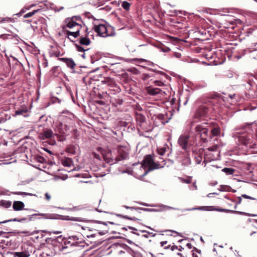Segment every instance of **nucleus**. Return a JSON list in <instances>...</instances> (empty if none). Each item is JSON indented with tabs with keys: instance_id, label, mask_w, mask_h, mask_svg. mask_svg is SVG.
Returning <instances> with one entry per match:
<instances>
[{
	"instance_id": "1",
	"label": "nucleus",
	"mask_w": 257,
	"mask_h": 257,
	"mask_svg": "<svg viewBox=\"0 0 257 257\" xmlns=\"http://www.w3.org/2000/svg\"><path fill=\"white\" fill-rule=\"evenodd\" d=\"M82 21L79 16H74L65 19V25L62 26V29L64 34L71 41L73 40L69 36L76 38L80 36L82 32H87V28L82 26L80 23Z\"/></svg>"
},
{
	"instance_id": "2",
	"label": "nucleus",
	"mask_w": 257,
	"mask_h": 257,
	"mask_svg": "<svg viewBox=\"0 0 257 257\" xmlns=\"http://www.w3.org/2000/svg\"><path fill=\"white\" fill-rule=\"evenodd\" d=\"M133 165H139L140 170L144 171V172L140 175L141 177H143L150 171L163 168L166 165V163L165 162H161V163H159V162H142L141 163L138 162Z\"/></svg>"
},
{
	"instance_id": "3",
	"label": "nucleus",
	"mask_w": 257,
	"mask_h": 257,
	"mask_svg": "<svg viewBox=\"0 0 257 257\" xmlns=\"http://www.w3.org/2000/svg\"><path fill=\"white\" fill-rule=\"evenodd\" d=\"M185 210H202V211H216L219 212H224L226 213H237L239 214H247L248 216H257V214H249V213H246L243 212L238 211H234L227 209H223V208H215L213 206H200V207H193L191 208V209H185L182 210V211H185Z\"/></svg>"
},
{
	"instance_id": "4",
	"label": "nucleus",
	"mask_w": 257,
	"mask_h": 257,
	"mask_svg": "<svg viewBox=\"0 0 257 257\" xmlns=\"http://www.w3.org/2000/svg\"><path fill=\"white\" fill-rule=\"evenodd\" d=\"M210 126L208 123L204 122L196 125L195 128L197 135L199 136L204 143L208 142L212 138L211 134L209 133Z\"/></svg>"
},
{
	"instance_id": "5",
	"label": "nucleus",
	"mask_w": 257,
	"mask_h": 257,
	"mask_svg": "<svg viewBox=\"0 0 257 257\" xmlns=\"http://www.w3.org/2000/svg\"><path fill=\"white\" fill-rule=\"evenodd\" d=\"M93 29L98 35L102 37L112 36L115 34L113 28L110 26L106 25L100 24L95 25Z\"/></svg>"
},
{
	"instance_id": "6",
	"label": "nucleus",
	"mask_w": 257,
	"mask_h": 257,
	"mask_svg": "<svg viewBox=\"0 0 257 257\" xmlns=\"http://www.w3.org/2000/svg\"><path fill=\"white\" fill-rule=\"evenodd\" d=\"M94 159L101 160L103 159L104 161H109L112 160L111 151L108 148H102L98 147L96 149V152L92 154Z\"/></svg>"
},
{
	"instance_id": "7",
	"label": "nucleus",
	"mask_w": 257,
	"mask_h": 257,
	"mask_svg": "<svg viewBox=\"0 0 257 257\" xmlns=\"http://www.w3.org/2000/svg\"><path fill=\"white\" fill-rule=\"evenodd\" d=\"M102 84H105L108 88V92L109 95L116 94L120 92L121 89L112 78H104L101 81Z\"/></svg>"
},
{
	"instance_id": "8",
	"label": "nucleus",
	"mask_w": 257,
	"mask_h": 257,
	"mask_svg": "<svg viewBox=\"0 0 257 257\" xmlns=\"http://www.w3.org/2000/svg\"><path fill=\"white\" fill-rule=\"evenodd\" d=\"M117 155L115 161H123L129 158L130 148L126 146H118L117 147Z\"/></svg>"
},
{
	"instance_id": "9",
	"label": "nucleus",
	"mask_w": 257,
	"mask_h": 257,
	"mask_svg": "<svg viewBox=\"0 0 257 257\" xmlns=\"http://www.w3.org/2000/svg\"><path fill=\"white\" fill-rule=\"evenodd\" d=\"M32 247L28 244L22 246L21 251L13 253L14 257H29L32 252Z\"/></svg>"
},
{
	"instance_id": "10",
	"label": "nucleus",
	"mask_w": 257,
	"mask_h": 257,
	"mask_svg": "<svg viewBox=\"0 0 257 257\" xmlns=\"http://www.w3.org/2000/svg\"><path fill=\"white\" fill-rule=\"evenodd\" d=\"M239 141L241 143L249 148H253L256 145L253 142L252 136H241L239 137Z\"/></svg>"
},
{
	"instance_id": "11",
	"label": "nucleus",
	"mask_w": 257,
	"mask_h": 257,
	"mask_svg": "<svg viewBox=\"0 0 257 257\" xmlns=\"http://www.w3.org/2000/svg\"><path fill=\"white\" fill-rule=\"evenodd\" d=\"M136 120L140 125V126L146 132L150 131L146 126V117L145 116L140 113H137L136 114Z\"/></svg>"
},
{
	"instance_id": "12",
	"label": "nucleus",
	"mask_w": 257,
	"mask_h": 257,
	"mask_svg": "<svg viewBox=\"0 0 257 257\" xmlns=\"http://www.w3.org/2000/svg\"><path fill=\"white\" fill-rule=\"evenodd\" d=\"M189 136L187 135H181L178 139V143L181 148L184 150H186L188 147Z\"/></svg>"
},
{
	"instance_id": "13",
	"label": "nucleus",
	"mask_w": 257,
	"mask_h": 257,
	"mask_svg": "<svg viewBox=\"0 0 257 257\" xmlns=\"http://www.w3.org/2000/svg\"><path fill=\"white\" fill-rule=\"evenodd\" d=\"M159 207L161 208L160 209H150V208H142V209L144 210V211H150V212L163 211L166 210V209L180 210L182 212H184L188 211V210L182 211V210L185 209L186 208H184V209H178V208L170 207V206L165 205H160Z\"/></svg>"
},
{
	"instance_id": "14",
	"label": "nucleus",
	"mask_w": 257,
	"mask_h": 257,
	"mask_svg": "<svg viewBox=\"0 0 257 257\" xmlns=\"http://www.w3.org/2000/svg\"><path fill=\"white\" fill-rule=\"evenodd\" d=\"M167 115L164 114H159L157 115H154L153 117L154 119V122L156 123V125H159V122H161L162 124H165L168 122V120H166Z\"/></svg>"
},
{
	"instance_id": "15",
	"label": "nucleus",
	"mask_w": 257,
	"mask_h": 257,
	"mask_svg": "<svg viewBox=\"0 0 257 257\" xmlns=\"http://www.w3.org/2000/svg\"><path fill=\"white\" fill-rule=\"evenodd\" d=\"M73 162H62L63 165L68 168L66 170L68 172H71L72 171H79L81 168V166H77L74 167V164H72Z\"/></svg>"
},
{
	"instance_id": "16",
	"label": "nucleus",
	"mask_w": 257,
	"mask_h": 257,
	"mask_svg": "<svg viewBox=\"0 0 257 257\" xmlns=\"http://www.w3.org/2000/svg\"><path fill=\"white\" fill-rule=\"evenodd\" d=\"M54 135L53 131L51 129H46L43 132L39 134V138L41 140L50 139Z\"/></svg>"
},
{
	"instance_id": "17",
	"label": "nucleus",
	"mask_w": 257,
	"mask_h": 257,
	"mask_svg": "<svg viewBox=\"0 0 257 257\" xmlns=\"http://www.w3.org/2000/svg\"><path fill=\"white\" fill-rule=\"evenodd\" d=\"M208 108L204 105H202L198 109L197 112L194 116L195 118H198L201 116H205L208 112Z\"/></svg>"
},
{
	"instance_id": "18",
	"label": "nucleus",
	"mask_w": 257,
	"mask_h": 257,
	"mask_svg": "<svg viewBox=\"0 0 257 257\" xmlns=\"http://www.w3.org/2000/svg\"><path fill=\"white\" fill-rule=\"evenodd\" d=\"M59 60L65 63L71 69H74L76 66L75 63L71 58H61Z\"/></svg>"
},
{
	"instance_id": "19",
	"label": "nucleus",
	"mask_w": 257,
	"mask_h": 257,
	"mask_svg": "<svg viewBox=\"0 0 257 257\" xmlns=\"http://www.w3.org/2000/svg\"><path fill=\"white\" fill-rule=\"evenodd\" d=\"M49 55L50 57H58L62 55L57 46H52L49 51Z\"/></svg>"
},
{
	"instance_id": "20",
	"label": "nucleus",
	"mask_w": 257,
	"mask_h": 257,
	"mask_svg": "<svg viewBox=\"0 0 257 257\" xmlns=\"http://www.w3.org/2000/svg\"><path fill=\"white\" fill-rule=\"evenodd\" d=\"M14 115H22L24 117H27L29 114L28 113V110L27 107H25L16 110Z\"/></svg>"
},
{
	"instance_id": "21",
	"label": "nucleus",
	"mask_w": 257,
	"mask_h": 257,
	"mask_svg": "<svg viewBox=\"0 0 257 257\" xmlns=\"http://www.w3.org/2000/svg\"><path fill=\"white\" fill-rule=\"evenodd\" d=\"M146 92L150 95H156L161 92V89L158 88H154L152 86H149L146 88Z\"/></svg>"
},
{
	"instance_id": "22",
	"label": "nucleus",
	"mask_w": 257,
	"mask_h": 257,
	"mask_svg": "<svg viewBox=\"0 0 257 257\" xmlns=\"http://www.w3.org/2000/svg\"><path fill=\"white\" fill-rule=\"evenodd\" d=\"M88 33H86L85 35H80V37L79 39V43L82 45L88 46L91 41L90 39L88 38Z\"/></svg>"
},
{
	"instance_id": "23",
	"label": "nucleus",
	"mask_w": 257,
	"mask_h": 257,
	"mask_svg": "<svg viewBox=\"0 0 257 257\" xmlns=\"http://www.w3.org/2000/svg\"><path fill=\"white\" fill-rule=\"evenodd\" d=\"M110 102L111 103L113 106L116 107L118 105H121L122 103L123 100L120 97L118 96H116L115 97H111L110 99Z\"/></svg>"
},
{
	"instance_id": "24",
	"label": "nucleus",
	"mask_w": 257,
	"mask_h": 257,
	"mask_svg": "<svg viewBox=\"0 0 257 257\" xmlns=\"http://www.w3.org/2000/svg\"><path fill=\"white\" fill-rule=\"evenodd\" d=\"M24 203L20 201H15L13 204V208L15 211L22 210L24 208Z\"/></svg>"
},
{
	"instance_id": "25",
	"label": "nucleus",
	"mask_w": 257,
	"mask_h": 257,
	"mask_svg": "<svg viewBox=\"0 0 257 257\" xmlns=\"http://www.w3.org/2000/svg\"><path fill=\"white\" fill-rule=\"evenodd\" d=\"M34 215H37V214H35ZM38 215H41L46 219H58L59 218V216H60L59 215L57 214L40 213V214H38Z\"/></svg>"
},
{
	"instance_id": "26",
	"label": "nucleus",
	"mask_w": 257,
	"mask_h": 257,
	"mask_svg": "<svg viewBox=\"0 0 257 257\" xmlns=\"http://www.w3.org/2000/svg\"><path fill=\"white\" fill-rule=\"evenodd\" d=\"M166 152V149L165 148L163 147L157 149V154L160 156L159 158L163 160V161H166V158L163 157L165 155Z\"/></svg>"
},
{
	"instance_id": "27",
	"label": "nucleus",
	"mask_w": 257,
	"mask_h": 257,
	"mask_svg": "<svg viewBox=\"0 0 257 257\" xmlns=\"http://www.w3.org/2000/svg\"><path fill=\"white\" fill-rule=\"evenodd\" d=\"M12 202L11 201H7L2 200L0 201V206H2L5 208H9L11 206Z\"/></svg>"
},
{
	"instance_id": "28",
	"label": "nucleus",
	"mask_w": 257,
	"mask_h": 257,
	"mask_svg": "<svg viewBox=\"0 0 257 257\" xmlns=\"http://www.w3.org/2000/svg\"><path fill=\"white\" fill-rule=\"evenodd\" d=\"M27 220V218H25V217L21 218V219L14 218V219H12L5 220V221H1L0 222V224H1V223H5L6 222H10V221H18V222H22L25 221H26Z\"/></svg>"
},
{
	"instance_id": "29",
	"label": "nucleus",
	"mask_w": 257,
	"mask_h": 257,
	"mask_svg": "<svg viewBox=\"0 0 257 257\" xmlns=\"http://www.w3.org/2000/svg\"><path fill=\"white\" fill-rule=\"evenodd\" d=\"M66 219L68 220L78 221V222H84V221H86L85 219H84L82 218H81V217H69V216H67Z\"/></svg>"
},
{
	"instance_id": "30",
	"label": "nucleus",
	"mask_w": 257,
	"mask_h": 257,
	"mask_svg": "<svg viewBox=\"0 0 257 257\" xmlns=\"http://www.w3.org/2000/svg\"><path fill=\"white\" fill-rule=\"evenodd\" d=\"M211 133V135H212L213 136H217L219 135L220 133V129L219 127L213 128L212 129Z\"/></svg>"
},
{
	"instance_id": "31",
	"label": "nucleus",
	"mask_w": 257,
	"mask_h": 257,
	"mask_svg": "<svg viewBox=\"0 0 257 257\" xmlns=\"http://www.w3.org/2000/svg\"><path fill=\"white\" fill-rule=\"evenodd\" d=\"M218 190L220 191H230L231 188L227 185H220Z\"/></svg>"
},
{
	"instance_id": "32",
	"label": "nucleus",
	"mask_w": 257,
	"mask_h": 257,
	"mask_svg": "<svg viewBox=\"0 0 257 257\" xmlns=\"http://www.w3.org/2000/svg\"><path fill=\"white\" fill-rule=\"evenodd\" d=\"M222 171L227 175H231L234 173V170L232 168H224L222 170Z\"/></svg>"
},
{
	"instance_id": "33",
	"label": "nucleus",
	"mask_w": 257,
	"mask_h": 257,
	"mask_svg": "<svg viewBox=\"0 0 257 257\" xmlns=\"http://www.w3.org/2000/svg\"><path fill=\"white\" fill-rule=\"evenodd\" d=\"M122 7L126 11L130 10L131 4L126 1H123L121 4Z\"/></svg>"
},
{
	"instance_id": "34",
	"label": "nucleus",
	"mask_w": 257,
	"mask_h": 257,
	"mask_svg": "<svg viewBox=\"0 0 257 257\" xmlns=\"http://www.w3.org/2000/svg\"><path fill=\"white\" fill-rule=\"evenodd\" d=\"M39 11H40V10L38 9V10H34V11H32L31 12H29V13L25 14L24 16V18H29V17H32L33 15H34L36 13H37Z\"/></svg>"
},
{
	"instance_id": "35",
	"label": "nucleus",
	"mask_w": 257,
	"mask_h": 257,
	"mask_svg": "<svg viewBox=\"0 0 257 257\" xmlns=\"http://www.w3.org/2000/svg\"><path fill=\"white\" fill-rule=\"evenodd\" d=\"M155 159L154 155H147L143 161H154Z\"/></svg>"
},
{
	"instance_id": "36",
	"label": "nucleus",
	"mask_w": 257,
	"mask_h": 257,
	"mask_svg": "<svg viewBox=\"0 0 257 257\" xmlns=\"http://www.w3.org/2000/svg\"><path fill=\"white\" fill-rule=\"evenodd\" d=\"M4 22H13L14 19L10 17L0 18V23Z\"/></svg>"
},
{
	"instance_id": "37",
	"label": "nucleus",
	"mask_w": 257,
	"mask_h": 257,
	"mask_svg": "<svg viewBox=\"0 0 257 257\" xmlns=\"http://www.w3.org/2000/svg\"><path fill=\"white\" fill-rule=\"evenodd\" d=\"M209 98L214 101V100H218V98H220L221 95H219L218 93H216L214 94L211 95L209 97Z\"/></svg>"
},
{
	"instance_id": "38",
	"label": "nucleus",
	"mask_w": 257,
	"mask_h": 257,
	"mask_svg": "<svg viewBox=\"0 0 257 257\" xmlns=\"http://www.w3.org/2000/svg\"><path fill=\"white\" fill-rule=\"evenodd\" d=\"M76 47L77 48V50L79 52H84L85 51H87L88 50V49H85L81 46L77 44L76 45Z\"/></svg>"
},
{
	"instance_id": "39",
	"label": "nucleus",
	"mask_w": 257,
	"mask_h": 257,
	"mask_svg": "<svg viewBox=\"0 0 257 257\" xmlns=\"http://www.w3.org/2000/svg\"><path fill=\"white\" fill-rule=\"evenodd\" d=\"M119 172H120L121 173H126L128 174H131L132 172V170L128 169V168H126L124 170H121L120 169H119Z\"/></svg>"
},
{
	"instance_id": "40",
	"label": "nucleus",
	"mask_w": 257,
	"mask_h": 257,
	"mask_svg": "<svg viewBox=\"0 0 257 257\" xmlns=\"http://www.w3.org/2000/svg\"><path fill=\"white\" fill-rule=\"evenodd\" d=\"M179 179H180L182 182H184L185 183H187V184H189V183H191V177L188 178L187 179H183L182 178H180V177H179L178 178Z\"/></svg>"
},
{
	"instance_id": "41",
	"label": "nucleus",
	"mask_w": 257,
	"mask_h": 257,
	"mask_svg": "<svg viewBox=\"0 0 257 257\" xmlns=\"http://www.w3.org/2000/svg\"><path fill=\"white\" fill-rule=\"evenodd\" d=\"M1 38L4 40H6L9 38H12V37L10 34H3L1 36Z\"/></svg>"
},
{
	"instance_id": "42",
	"label": "nucleus",
	"mask_w": 257,
	"mask_h": 257,
	"mask_svg": "<svg viewBox=\"0 0 257 257\" xmlns=\"http://www.w3.org/2000/svg\"><path fill=\"white\" fill-rule=\"evenodd\" d=\"M39 162L40 163V164H39L38 167H36V168H38L39 170H42V169L41 167H42L43 168H44V164L46 162L42 161V162Z\"/></svg>"
},
{
	"instance_id": "43",
	"label": "nucleus",
	"mask_w": 257,
	"mask_h": 257,
	"mask_svg": "<svg viewBox=\"0 0 257 257\" xmlns=\"http://www.w3.org/2000/svg\"><path fill=\"white\" fill-rule=\"evenodd\" d=\"M241 197H243L244 198H245V199H251V200H255V198L252 197L251 196H248L245 194L242 195Z\"/></svg>"
},
{
	"instance_id": "44",
	"label": "nucleus",
	"mask_w": 257,
	"mask_h": 257,
	"mask_svg": "<svg viewBox=\"0 0 257 257\" xmlns=\"http://www.w3.org/2000/svg\"><path fill=\"white\" fill-rule=\"evenodd\" d=\"M45 199L47 200H50L51 198V195L48 193H46L45 194Z\"/></svg>"
},
{
	"instance_id": "45",
	"label": "nucleus",
	"mask_w": 257,
	"mask_h": 257,
	"mask_svg": "<svg viewBox=\"0 0 257 257\" xmlns=\"http://www.w3.org/2000/svg\"><path fill=\"white\" fill-rule=\"evenodd\" d=\"M154 83L156 85H158V86H162V85H164V83L163 82H162L161 81H155L154 82Z\"/></svg>"
},
{
	"instance_id": "46",
	"label": "nucleus",
	"mask_w": 257,
	"mask_h": 257,
	"mask_svg": "<svg viewBox=\"0 0 257 257\" xmlns=\"http://www.w3.org/2000/svg\"><path fill=\"white\" fill-rule=\"evenodd\" d=\"M61 233V231H52V232H49V234H51V233H53V234H60Z\"/></svg>"
},
{
	"instance_id": "47",
	"label": "nucleus",
	"mask_w": 257,
	"mask_h": 257,
	"mask_svg": "<svg viewBox=\"0 0 257 257\" xmlns=\"http://www.w3.org/2000/svg\"><path fill=\"white\" fill-rule=\"evenodd\" d=\"M123 207L126 208V209H131L132 210H134V209H136V208L134 207H129V206H126V205H124L123 206Z\"/></svg>"
},
{
	"instance_id": "48",
	"label": "nucleus",
	"mask_w": 257,
	"mask_h": 257,
	"mask_svg": "<svg viewBox=\"0 0 257 257\" xmlns=\"http://www.w3.org/2000/svg\"><path fill=\"white\" fill-rule=\"evenodd\" d=\"M122 217L124 218H127L128 219H130V220H135V218H131V217H128L127 216L125 215V216H122Z\"/></svg>"
},
{
	"instance_id": "49",
	"label": "nucleus",
	"mask_w": 257,
	"mask_h": 257,
	"mask_svg": "<svg viewBox=\"0 0 257 257\" xmlns=\"http://www.w3.org/2000/svg\"><path fill=\"white\" fill-rule=\"evenodd\" d=\"M63 9H64V7H61L59 8V9L58 10H56V9H55L54 11H55V12H59Z\"/></svg>"
},
{
	"instance_id": "50",
	"label": "nucleus",
	"mask_w": 257,
	"mask_h": 257,
	"mask_svg": "<svg viewBox=\"0 0 257 257\" xmlns=\"http://www.w3.org/2000/svg\"><path fill=\"white\" fill-rule=\"evenodd\" d=\"M160 243H161V245L162 246H164L165 244L167 243V241H162V242H161Z\"/></svg>"
},
{
	"instance_id": "51",
	"label": "nucleus",
	"mask_w": 257,
	"mask_h": 257,
	"mask_svg": "<svg viewBox=\"0 0 257 257\" xmlns=\"http://www.w3.org/2000/svg\"><path fill=\"white\" fill-rule=\"evenodd\" d=\"M143 205L144 206H152V207H155V206H156V205H148V204H147L146 203L143 204Z\"/></svg>"
},
{
	"instance_id": "52",
	"label": "nucleus",
	"mask_w": 257,
	"mask_h": 257,
	"mask_svg": "<svg viewBox=\"0 0 257 257\" xmlns=\"http://www.w3.org/2000/svg\"><path fill=\"white\" fill-rule=\"evenodd\" d=\"M241 201H242V199H241V197H238V204H240L241 202Z\"/></svg>"
},
{
	"instance_id": "53",
	"label": "nucleus",
	"mask_w": 257,
	"mask_h": 257,
	"mask_svg": "<svg viewBox=\"0 0 257 257\" xmlns=\"http://www.w3.org/2000/svg\"><path fill=\"white\" fill-rule=\"evenodd\" d=\"M217 184V182L216 181H215V182H213V183H210V185H211V186H215V185H216Z\"/></svg>"
},
{
	"instance_id": "54",
	"label": "nucleus",
	"mask_w": 257,
	"mask_h": 257,
	"mask_svg": "<svg viewBox=\"0 0 257 257\" xmlns=\"http://www.w3.org/2000/svg\"><path fill=\"white\" fill-rule=\"evenodd\" d=\"M43 65L44 66V67H47V65H48V62H45L43 63Z\"/></svg>"
},
{
	"instance_id": "55",
	"label": "nucleus",
	"mask_w": 257,
	"mask_h": 257,
	"mask_svg": "<svg viewBox=\"0 0 257 257\" xmlns=\"http://www.w3.org/2000/svg\"><path fill=\"white\" fill-rule=\"evenodd\" d=\"M211 194H217V193H209V194H208L207 195V196H208V197H210L211 196Z\"/></svg>"
},
{
	"instance_id": "56",
	"label": "nucleus",
	"mask_w": 257,
	"mask_h": 257,
	"mask_svg": "<svg viewBox=\"0 0 257 257\" xmlns=\"http://www.w3.org/2000/svg\"><path fill=\"white\" fill-rule=\"evenodd\" d=\"M45 151H46V152H48L49 154H52V152H51V151H49V150H47V149H45Z\"/></svg>"
},
{
	"instance_id": "57",
	"label": "nucleus",
	"mask_w": 257,
	"mask_h": 257,
	"mask_svg": "<svg viewBox=\"0 0 257 257\" xmlns=\"http://www.w3.org/2000/svg\"><path fill=\"white\" fill-rule=\"evenodd\" d=\"M129 228L131 229H132L133 230H137V229L133 227H129Z\"/></svg>"
},
{
	"instance_id": "58",
	"label": "nucleus",
	"mask_w": 257,
	"mask_h": 257,
	"mask_svg": "<svg viewBox=\"0 0 257 257\" xmlns=\"http://www.w3.org/2000/svg\"><path fill=\"white\" fill-rule=\"evenodd\" d=\"M175 248H177V246H176L174 245V246H173L171 247V249H172V250H173Z\"/></svg>"
},
{
	"instance_id": "59",
	"label": "nucleus",
	"mask_w": 257,
	"mask_h": 257,
	"mask_svg": "<svg viewBox=\"0 0 257 257\" xmlns=\"http://www.w3.org/2000/svg\"><path fill=\"white\" fill-rule=\"evenodd\" d=\"M37 158H38V159H42L44 160V159L41 156H38Z\"/></svg>"
},
{
	"instance_id": "60",
	"label": "nucleus",
	"mask_w": 257,
	"mask_h": 257,
	"mask_svg": "<svg viewBox=\"0 0 257 257\" xmlns=\"http://www.w3.org/2000/svg\"><path fill=\"white\" fill-rule=\"evenodd\" d=\"M193 257H198L197 255L195 254L194 253H193Z\"/></svg>"
},
{
	"instance_id": "61",
	"label": "nucleus",
	"mask_w": 257,
	"mask_h": 257,
	"mask_svg": "<svg viewBox=\"0 0 257 257\" xmlns=\"http://www.w3.org/2000/svg\"><path fill=\"white\" fill-rule=\"evenodd\" d=\"M12 162H7V163H4V164H5V165H7V164H9L11 163Z\"/></svg>"
},
{
	"instance_id": "62",
	"label": "nucleus",
	"mask_w": 257,
	"mask_h": 257,
	"mask_svg": "<svg viewBox=\"0 0 257 257\" xmlns=\"http://www.w3.org/2000/svg\"><path fill=\"white\" fill-rule=\"evenodd\" d=\"M16 194H23V192H17L16 193Z\"/></svg>"
},
{
	"instance_id": "63",
	"label": "nucleus",
	"mask_w": 257,
	"mask_h": 257,
	"mask_svg": "<svg viewBox=\"0 0 257 257\" xmlns=\"http://www.w3.org/2000/svg\"><path fill=\"white\" fill-rule=\"evenodd\" d=\"M22 156H26V155L24 153H22L21 154V157H22Z\"/></svg>"
},
{
	"instance_id": "64",
	"label": "nucleus",
	"mask_w": 257,
	"mask_h": 257,
	"mask_svg": "<svg viewBox=\"0 0 257 257\" xmlns=\"http://www.w3.org/2000/svg\"><path fill=\"white\" fill-rule=\"evenodd\" d=\"M82 57L83 58H85V53H84L82 55Z\"/></svg>"
}]
</instances>
